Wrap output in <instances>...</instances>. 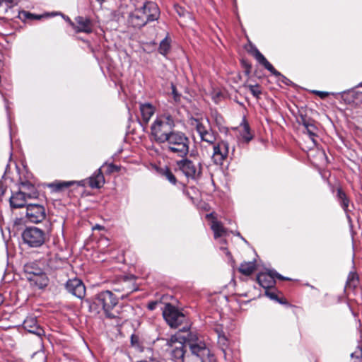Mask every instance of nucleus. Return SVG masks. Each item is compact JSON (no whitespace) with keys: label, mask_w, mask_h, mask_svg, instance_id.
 Instances as JSON below:
<instances>
[{"label":"nucleus","mask_w":362,"mask_h":362,"mask_svg":"<svg viewBox=\"0 0 362 362\" xmlns=\"http://www.w3.org/2000/svg\"><path fill=\"white\" fill-rule=\"evenodd\" d=\"M160 11L157 4L153 1L141 0L134 4V9L128 16L129 25L136 28H141L148 22L157 20Z\"/></svg>","instance_id":"f257e3e1"},{"label":"nucleus","mask_w":362,"mask_h":362,"mask_svg":"<svg viewBox=\"0 0 362 362\" xmlns=\"http://www.w3.org/2000/svg\"><path fill=\"white\" fill-rule=\"evenodd\" d=\"M187 346H188L185 362H215L216 359L206 346V343L196 334L189 332L187 334Z\"/></svg>","instance_id":"f03ea898"},{"label":"nucleus","mask_w":362,"mask_h":362,"mask_svg":"<svg viewBox=\"0 0 362 362\" xmlns=\"http://www.w3.org/2000/svg\"><path fill=\"white\" fill-rule=\"evenodd\" d=\"M175 120L168 113L158 117L151 127V134L153 139L158 144L165 141L168 137L175 131Z\"/></svg>","instance_id":"7ed1b4c3"},{"label":"nucleus","mask_w":362,"mask_h":362,"mask_svg":"<svg viewBox=\"0 0 362 362\" xmlns=\"http://www.w3.org/2000/svg\"><path fill=\"white\" fill-rule=\"evenodd\" d=\"M189 139L183 132L175 131L162 144L168 153L184 157L189 152Z\"/></svg>","instance_id":"20e7f679"},{"label":"nucleus","mask_w":362,"mask_h":362,"mask_svg":"<svg viewBox=\"0 0 362 362\" xmlns=\"http://www.w3.org/2000/svg\"><path fill=\"white\" fill-rule=\"evenodd\" d=\"M117 298L110 291H103L95 295L93 298V305L101 308L106 317L116 318L117 315L111 310L117 305Z\"/></svg>","instance_id":"39448f33"},{"label":"nucleus","mask_w":362,"mask_h":362,"mask_svg":"<svg viewBox=\"0 0 362 362\" xmlns=\"http://www.w3.org/2000/svg\"><path fill=\"white\" fill-rule=\"evenodd\" d=\"M166 345L169 347L172 359L175 362H185L188 346H187V336L178 337L172 336L167 340Z\"/></svg>","instance_id":"423d86ee"},{"label":"nucleus","mask_w":362,"mask_h":362,"mask_svg":"<svg viewBox=\"0 0 362 362\" xmlns=\"http://www.w3.org/2000/svg\"><path fill=\"white\" fill-rule=\"evenodd\" d=\"M21 189L28 190L29 192L26 193L20 190L13 193L10 197L9 202L11 208L18 209L25 206H27V199L35 198L37 196V192L33 185L29 182L21 183Z\"/></svg>","instance_id":"0eeeda50"},{"label":"nucleus","mask_w":362,"mask_h":362,"mask_svg":"<svg viewBox=\"0 0 362 362\" xmlns=\"http://www.w3.org/2000/svg\"><path fill=\"white\" fill-rule=\"evenodd\" d=\"M196 130L202 140L210 145H214L217 141L218 134L213 130L208 119H194Z\"/></svg>","instance_id":"6e6552de"},{"label":"nucleus","mask_w":362,"mask_h":362,"mask_svg":"<svg viewBox=\"0 0 362 362\" xmlns=\"http://www.w3.org/2000/svg\"><path fill=\"white\" fill-rule=\"evenodd\" d=\"M196 130L202 140L210 145H214L217 141L218 134L213 130L208 119H194Z\"/></svg>","instance_id":"1a4fd4ad"},{"label":"nucleus","mask_w":362,"mask_h":362,"mask_svg":"<svg viewBox=\"0 0 362 362\" xmlns=\"http://www.w3.org/2000/svg\"><path fill=\"white\" fill-rule=\"evenodd\" d=\"M178 169L187 178L198 180L202 173V166L199 161H194L187 158L177 162Z\"/></svg>","instance_id":"9d476101"},{"label":"nucleus","mask_w":362,"mask_h":362,"mask_svg":"<svg viewBox=\"0 0 362 362\" xmlns=\"http://www.w3.org/2000/svg\"><path fill=\"white\" fill-rule=\"evenodd\" d=\"M22 238L25 243L30 247H40L45 241L46 234L45 231L37 227L26 228L22 233Z\"/></svg>","instance_id":"9b49d317"},{"label":"nucleus","mask_w":362,"mask_h":362,"mask_svg":"<svg viewBox=\"0 0 362 362\" xmlns=\"http://www.w3.org/2000/svg\"><path fill=\"white\" fill-rule=\"evenodd\" d=\"M163 315L166 322L172 328L178 327L186 320L185 315L170 303L165 306Z\"/></svg>","instance_id":"f8f14e48"},{"label":"nucleus","mask_w":362,"mask_h":362,"mask_svg":"<svg viewBox=\"0 0 362 362\" xmlns=\"http://www.w3.org/2000/svg\"><path fill=\"white\" fill-rule=\"evenodd\" d=\"M229 153L228 143L224 140L217 141L213 145L212 160L216 165H222Z\"/></svg>","instance_id":"ddd939ff"},{"label":"nucleus","mask_w":362,"mask_h":362,"mask_svg":"<svg viewBox=\"0 0 362 362\" xmlns=\"http://www.w3.org/2000/svg\"><path fill=\"white\" fill-rule=\"evenodd\" d=\"M26 216L30 222L34 223L42 222L46 217L45 209L40 204H27Z\"/></svg>","instance_id":"4468645a"},{"label":"nucleus","mask_w":362,"mask_h":362,"mask_svg":"<svg viewBox=\"0 0 362 362\" xmlns=\"http://www.w3.org/2000/svg\"><path fill=\"white\" fill-rule=\"evenodd\" d=\"M275 277L281 280L288 279L274 270H269L267 272L259 273L257 276V279L261 286L265 289H268L274 286L276 283Z\"/></svg>","instance_id":"2eb2a0df"},{"label":"nucleus","mask_w":362,"mask_h":362,"mask_svg":"<svg viewBox=\"0 0 362 362\" xmlns=\"http://www.w3.org/2000/svg\"><path fill=\"white\" fill-rule=\"evenodd\" d=\"M252 54L257 59V61L263 65L266 69L270 71L273 75L276 76L280 77V79L283 83L286 84H288L291 81L283 76L280 72L276 71L274 67L270 64L267 59L264 57V55L256 48L255 47L252 51Z\"/></svg>","instance_id":"dca6fc26"},{"label":"nucleus","mask_w":362,"mask_h":362,"mask_svg":"<svg viewBox=\"0 0 362 362\" xmlns=\"http://www.w3.org/2000/svg\"><path fill=\"white\" fill-rule=\"evenodd\" d=\"M66 289L73 296L83 298L86 294V287L81 280L77 278L69 279L66 284Z\"/></svg>","instance_id":"f3484780"},{"label":"nucleus","mask_w":362,"mask_h":362,"mask_svg":"<svg viewBox=\"0 0 362 362\" xmlns=\"http://www.w3.org/2000/svg\"><path fill=\"white\" fill-rule=\"evenodd\" d=\"M76 33H90L92 32V23L90 21L82 16H78L75 19V23H71Z\"/></svg>","instance_id":"a211bd4d"},{"label":"nucleus","mask_w":362,"mask_h":362,"mask_svg":"<svg viewBox=\"0 0 362 362\" xmlns=\"http://www.w3.org/2000/svg\"><path fill=\"white\" fill-rule=\"evenodd\" d=\"M23 328L28 332L37 336L44 334V330L37 325V319L34 317H28L23 323Z\"/></svg>","instance_id":"6ab92c4d"},{"label":"nucleus","mask_w":362,"mask_h":362,"mask_svg":"<svg viewBox=\"0 0 362 362\" xmlns=\"http://www.w3.org/2000/svg\"><path fill=\"white\" fill-rule=\"evenodd\" d=\"M206 218L212 219L211 228L214 232L215 239L223 237L226 235V228L223 227V224L220 221H218L214 217L213 214H206Z\"/></svg>","instance_id":"aec40b11"},{"label":"nucleus","mask_w":362,"mask_h":362,"mask_svg":"<svg viewBox=\"0 0 362 362\" xmlns=\"http://www.w3.org/2000/svg\"><path fill=\"white\" fill-rule=\"evenodd\" d=\"M139 109L143 122L147 124L155 112L154 106L151 103H146L140 104Z\"/></svg>","instance_id":"412c9836"},{"label":"nucleus","mask_w":362,"mask_h":362,"mask_svg":"<svg viewBox=\"0 0 362 362\" xmlns=\"http://www.w3.org/2000/svg\"><path fill=\"white\" fill-rule=\"evenodd\" d=\"M26 278L32 285L35 286L39 288H43L47 286L49 281L45 272L36 276H26Z\"/></svg>","instance_id":"4be33fe9"},{"label":"nucleus","mask_w":362,"mask_h":362,"mask_svg":"<svg viewBox=\"0 0 362 362\" xmlns=\"http://www.w3.org/2000/svg\"><path fill=\"white\" fill-rule=\"evenodd\" d=\"M105 183V178L99 168L91 177L89 178V185L92 188H100Z\"/></svg>","instance_id":"5701e85b"},{"label":"nucleus","mask_w":362,"mask_h":362,"mask_svg":"<svg viewBox=\"0 0 362 362\" xmlns=\"http://www.w3.org/2000/svg\"><path fill=\"white\" fill-rule=\"evenodd\" d=\"M337 197L338 201L340 204V206L342 207V209L346 214L347 218H350V216L348 214V213L349 211V204H350L349 199L347 197L345 192L341 188H339L337 189Z\"/></svg>","instance_id":"b1692460"},{"label":"nucleus","mask_w":362,"mask_h":362,"mask_svg":"<svg viewBox=\"0 0 362 362\" xmlns=\"http://www.w3.org/2000/svg\"><path fill=\"white\" fill-rule=\"evenodd\" d=\"M239 128L240 136L246 142H249L252 139L253 136L250 132L249 124L245 118L243 119Z\"/></svg>","instance_id":"393cba45"},{"label":"nucleus","mask_w":362,"mask_h":362,"mask_svg":"<svg viewBox=\"0 0 362 362\" xmlns=\"http://www.w3.org/2000/svg\"><path fill=\"white\" fill-rule=\"evenodd\" d=\"M303 126L305 127V132H306L310 140L313 142L314 144H316L315 137H317V127L311 122L308 120H303Z\"/></svg>","instance_id":"a878e982"},{"label":"nucleus","mask_w":362,"mask_h":362,"mask_svg":"<svg viewBox=\"0 0 362 362\" xmlns=\"http://www.w3.org/2000/svg\"><path fill=\"white\" fill-rule=\"evenodd\" d=\"M26 276H36L44 273L42 269L39 267L35 262H30L24 266Z\"/></svg>","instance_id":"bb28decb"},{"label":"nucleus","mask_w":362,"mask_h":362,"mask_svg":"<svg viewBox=\"0 0 362 362\" xmlns=\"http://www.w3.org/2000/svg\"><path fill=\"white\" fill-rule=\"evenodd\" d=\"M358 274L355 272H350L347 277L346 287L354 289L358 286Z\"/></svg>","instance_id":"cd10ccee"},{"label":"nucleus","mask_w":362,"mask_h":362,"mask_svg":"<svg viewBox=\"0 0 362 362\" xmlns=\"http://www.w3.org/2000/svg\"><path fill=\"white\" fill-rule=\"evenodd\" d=\"M255 269V262H248L242 263L240 266L239 271L245 275H250Z\"/></svg>","instance_id":"c85d7f7f"},{"label":"nucleus","mask_w":362,"mask_h":362,"mask_svg":"<svg viewBox=\"0 0 362 362\" xmlns=\"http://www.w3.org/2000/svg\"><path fill=\"white\" fill-rule=\"evenodd\" d=\"M170 49V40L166 37L160 43L158 52L163 56H166Z\"/></svg>","instance_id":"c756f323"},{"label":"nucleus","mask_w":362,"mask_h":362,"mask_svg":"<svg viewBox=\"0 0 362 362\" xmlns=\"http://www.w3.org/2000/svg\"><path fill=\"white\" fill-rule=\"evenodd\" d=\"M160 173L162 176H163L170 183L174 185H176L177 179L173 172L168 168L162 169Z\"/></svg>","instance_id":"7c9ffc66"},{"label":"nucleus","mask_w":362,"mask_h":362,"mask_svg":"<svg viewBox=\"0 0 362 362\" xmlns=\"http://www.w3.org/2000/svg\"><path fill=\"white\" fill-rule=\"evenodd\" d=\"M245 86H246V88H247L249 89V90L250 91V93L255 98H259L260 95L262 94V90L258 84H254V85L249 84Z\"/></svg>","instance_id":"2f4dec72"},{"label":"nucleus","mask_w":362,"mask_h":362,"mask_svg":"<svg viewBox=\"0 0 362 362\" xmlns=\"http://www.w3.org/2000/svg\"><path fill=\"white\" fill-rule=\"evenodd\" d=\"M218 344L223 352L225 353L228 346V339L224 334H218Z\"/></svg>","instance_id":"473e14b6"},{"label":"nucleus","mask_w":362,"mask_h":362,"mask_svg":"<svg viewBox=\"0 0 362 362\" xmlns=\"http://www.w3.org/2000/svg\"><path fill=\"white\" fill-rule=\"evenodd\" d=\"M70 185H71L70 182H58V183H52V184L49 185V186L50 187L53 188L54 189H55L56 191H59L64 187H67L70 186Z\"/></svg>","instance_id":"72a5a7b5"},{"label":"nucleus","mask_w":362,"mask_h":362,"mask_svg":"<svg viewBox=\"0 0 362 362\" xmlns=\"http://www.w3.org/2000/svg\"><path fill=\"white\" fill-rule=\"evenodd\" d=\"M265 295L273 300L277 301L281 304L284 303L283 301L278 298L276 293L274 291H269L268 289H266Z\"/></svg>","instance_id":"f704fd0d"},{"label":"nucleus","mask_w":362,"mask_h":362,"mask_svg":"<svg viewBox=\"0 0 362 362\" xmlns=\"http://www.w3.org/2000/svg\"><path fill=\"white\" fill-rule=\"evenodd\" d=\"M172 94L175 102L178 103L180 100V94L178 93L176 87L173 84L172 86Z\"/></svg>","instance_id":"c9c22d12"},{"label":"nucleus","mask_w":362,"mask_h":362,"mask_svg":"<svg viewBox=\"0 0 362 362\" xmlns=\"http://www.w3.org/2000/svg\"><path fill=\"white\" fill-rule=\"evenodd\" d=\"M312 93H314L315 95H318L322 99L325 98L327 96H328L329 95V92L320 91V90H312Z\"/></svg>","instance_id":"e433bc0d"},{"label":"nucleus","mask_w":362,"mask_h":362,"mask_svg":"<svg viewBox=\"0 0 362 362\" xmlns=\"http://www.w3.org/2000/svg\"><path fill=\"white\" fill-rule=\"evenodd\" d=\"M107 170H108L109 173H112L114 171H117L118 170V167L115 165H113V164H110L107 166Z\"/></svg>","instance_id":"4c0bfd02"},{"label":"nucleus","mask_w":362,"mask_h":362,"mask_svg":"<svg viewBox=\"0 0 362 362\" xmlns=\"http://www.w3.org/2000/svg\"><path fill=\"white\" fill-rule=\"evenodd\" d=\"M156 305H157V302L156 301H151L148 304V309L150 310H153L156 308Z\"/></svg>","instance_id":"58836bf2"},{"label":"nucleus","mask_w":362,"mask_h":362,"mask_svg":"<svg viewBox=\"0 0 362 362\" xmlns=\"http://www.w3.org/2000/svg\"><path fill=\"white\" fill-rule=\"evenodd\" d=\"M1 3L6 2L8 4H17L18 0H1Z\"/></svg>","instance_id":"ea45409f"},{"label":"nucleus","mask_w":362,"mask_h":362,"mask_svg":"<svg viewBox=\"0 0 362 362\" xmlns=\"http://www.w3.org/2000/svg\"><path fill=\"white\" fill-rule=\"evenodd\" d=\"M221 249L223 250L227 255L230 256V253L228 251L226 247H221Z\"/></svg>","instance_id":"a19ab883"},{"label":"nucleus","mask_w":362,"mask_h":362,"mask_svg":"<svg viewBox=\"0 0 362 362\" xmlns=\"http://www.w3.org/2000/svg\"><path fill=\"white\" fill-rule=\"evenodd\" d=\"M103 228V226H100V225H95L94 227H93V229H98V230H100Z\"/></svg>","instance_id":"79ce46f5"},{"label":"nucleus","mask_w":362,"mask_h":362,"mask_svg":"<svg viewBox=\"0 0 362 362\" xmlns=\"http://www.w3.org/2000/svg\"><path fill=\"white\" fill-rule=\"evenodd\" d=\"M28 16H30L32 17H34L36 19H40V16H34L33 14H30V13H28Z\"/></svg>","instance_id":"37998d69"},{"label":"nucleus","mask_w":362,"mask_h":362,"mask_svg":"<svg viewBox=\"0 0 362 362\" xmlns=\"http://www.w3.org/2000/svg\"><path fill=\"white\" fill-rule=\"evenodd\" d=\"M134 1V4H138L141 0H132Z\"/></svg>","instance_id":"c03bdc74"},{"label":"nucleus","mask_w":362,"mask_h":362,"mask_svg":"<svg viewBox=\"0 0 362 362\" xmlns=\"http://www.w3.org/2000/svg\"><path fill=\"white\" fill-rule=\"evenodd\" d=\"M3 303V297L0 295V305Z\"/></svg>","instance_id":"a18cd8bd"},{"label":"nucleus","mask_w":362,"mask_h":362,"mask_svg":"<svg viewBox=\"0 0 362 362\" xmlns=\"http://www.w3.org/2000/svg\"><path fill=\"white\" fill-rule=\"evenodd\" d=\"M97 1L100 2V4L105 1V0H96Z\"/></svg>","instance_id":"49530a36"},{"label":"nucleus","mask_w":362,"mask_h":362,"mask_svg":"<svg viewBox=\"0 0 362 362\" xmlns=\"http://www.w3.org/2000/svg\"><path fill=\"white\" fill-rule=\"evenodd\" d=\"M134 341H135V339H134V335L132 336V342L133 343Z\"/></svg>","instance_id":"de8ad7c7"},{"label":"nucleus","mask_w":362,"mask_h":362,"mask_svg":"<svg viewBox=\"0 0 362 362\" xmlns=\"http://www.w3.org/2000/svg\"><path fill=\"white\" fill-rule=\"evenodd\" d=\"M134 341H135V339H134V335L132 336V342L133 343Z\"/></svg>","instance_id":"09e8293b"},{"label":"nucleus","mask_w":362,"mask_h":362,"mask_svg":"<svg viewBox=\"0 0 362 362\" xmlns=\"http://www.w3.org/2000/svg\"><path fill=\"white\" fill-rule=\"evenodd\" d=\"M360 86H362V82H361V83H360L357 86V87H360Z\"/></svg>","instance_id":"8fccbe9b"},{"label":"nucleus","mask_w":362,"mask_h":362,"mask_svg":"<svg viewBox=\"0 0 362 362\" xmlns=\"http://www.w3.org/2000/svg\"><path fill=\"white\" fill-rule=\"evenodd\" d=\"M2 4V3H1V1L0 0V4Z\"/></svg>","instance_id":"3c124183"}]
</instances>
